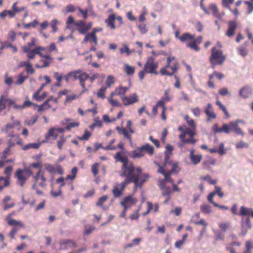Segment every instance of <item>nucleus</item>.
<instances>
[{
	"mask_svg": "<svg viewBox=\"0 0 253 253\" xmlns=\"http://www.w3.org/2000/svg\"><path fill=\"white\" fill-rule=\"evenodd\" d=\"M10 181L8 178H5L3 176H0V192H1L4 187H7L9 185Z\"/></svg>",
	"mask_w": 253,
	"mask_h": 253,
	"instance_id": "obj_24",
	"label": "nucleus"
},
{
	"mask_svg": "<svg viewBox=\"0 0 253 253\" xmlns=\"http://www.w3.org/2000/svg\"><path fill=\"white\" fill-rule=\"evenodd\" d=\"M144 155V154L142 151L137 150V149L136 150L132 152L131 157L133 158H141L143 157Z\"/></svg>",
	"mask_w": 253,
	"mask_h": 253,
	"instance_id": "obj_40",
	"label": "nucleus"
},
{
	"mask_svg": "<svg viewBox=\"0 0 253 253\" xmlns=\"http://www.w3.org/2000/svg\"><path fill=\"white\" fill-rule=\"evenodd\" d=\"M4 101V97L1 95L0 97V106L2 109H5L6 104L11 106L14 103V101L11 99H6Z\"/></svg>",
	"mask_w": 253,
	"mask_h": 253,
	"instance_id": "obj_20",
	"label": "nucleus"
},
{
	"mask_svg": "<svg viewBox=\"0 0 253 253\" xmlns=\"http://www.w3.org/2000/svg\"><path fill=\"white\" fill-rule=\"evenodd\" d=\"M137 150L145 151L150 155H152L154 153V148L149 143H146L145 145L138 147Z\"/></svg>",
	"mask_w": 253,
	"mask_h": 253,
	"instance_id": "obj_15",
	"label": "nucleus"
},
{
	"mask_svg": "<svg viewBox=\"0 0 253 253\" xmlns=\"http://www.w3.org/2000/svg\"><path fill=\"white\" fill-rule=\"evenodd\" d=\"M172 168L170 170V173L178 172L179 171V168L178 167V163L177 162L174 163H171Z\"/></svg>",
	"mask_w": 253,
	"mask_h": 253,
	"instance_id": "obj_47",
	"label": "nucleus"
},
{
	"mask_svg": "<svg viewBox=\"0 0 253 253\" xmlns=\"http://www.w3.org/2000/svg\"><path fill=\"white\" fill-rule=\"evenodd\" d=\"M195 150L194 149L190 150L189 158L192 164L194 165H197L201 161L202 155L201 154L195 155Z\"/></svg>",
	"mask_w": 253,
	"mask_h": 253,
	"instance_id": "obj_12",
	"label": "nucleus"
},
{
	"mask_svg": "<svg viewBox=\"0 0 253 253\" xmlns=\"http://www.w3.org/2000/svg\"><path fill=\"white\" fill-rule=\"evenodd\" d=\"M114 83V77L112 75L108 76L106 81L107 87H110Z\"/></svg>",
	"mask_w": 253,
	"mask_h": 253,
	"instance_id": "obj_41",
	"label": "nucleus"
},
{
	"mask_svg": "<svg viewBox=\"0 0 253 253\" xmlns=\"http://www.w3.org/2000/svg\"><path fill=\"white\" fill-rule=\"evenodd\" d=\"M98 163H95L91 166V170L94 176H95L98 172Z\"/></svg>",
	"mask_w": 253,
	"mask_h": 253,
	"instance_id": "obj_48",
	"label": "nucleus"
},
{
	"mask_svg": "<svg viewBox=\"0 0 253 253\" xmlns=\"http://www.w3.org/2000/svg\"><path fill=\"white\" fill-rule=\"evenodd\" d=\"M201 211L206 214H210L212 212L211 208V206L207 204H203L200 206Z\"/></svg>",
	"mask_w": 253,
	"mask_h": 253,
	"instance_id": "obj_25",
	"label": "nucleus"
},
{
	"mask_svg": "<svg viewBox=\"0 0 253 253\" xmlns=\"http://www.w3.org/2000/svg\"><path fill=\"white\" fill-rule=\"evenodd\" d=\"M248 147H249V144L242 141V140H240L239 142H238L236 144V148L237 149L245 148H248Z\"/></svg>",
	"mask_w": 253,
	"mask_h": 253,
	"instance_id": "obj_43",
	"label": "nucleus"
},
{
	"mask_svg": "<svg viewBox=\"0 0 253 253\" xmlns=\"http://www.w3.org/2000/svg\"><path fill=\"white\" fill-rule=\"evenodd\" d=\"M116 19L115 15L114 14H110L108 18L105 19V22L107 24V26L111 28L112 29L114 30L116 28L114 24V21Z\"/></svg>",
	"mask_w": 253,
	"mask_h": 253,
	"instance_id": "obj_17",
	"label": "nucleus"
},
{
	"mask_svg": "<svg viewBox=\"0 0 253 253\" xmlns=\"http://www.w3.org/2000/svg\"><path fill=\"white\" fill-rule=\"evenodd\" d=\"M237 27V24L236 21L231 20L228 22V29L226 32V36L230 38L235 34V30Z\"/></svg>",
	"mask_w": 253,
	"mask_h": 253,
	"instance_id": "obj_11",
	"label": "nucleus"
},
{
	"mask_svg": "<svg viewBox=\"0 0 253 253\" xmlns=\"http://www.w3.org/2000/svg\"><path fill=\"white\" fill-rule=\"evenodd\" d=\"M59 245L60 250H66L77 247V245L75 242L71 240L68 239L61 240L59 242Z\"/></svg>",
	"mask_w": 253,
	"mask_h": 253,
	"instance_id": "obj_8",
	"label": "nucleus"
},
{
	"mask_svg": "<svg viewBox=\"0 0 253 253\" xmlns=\"http://www.w3.org/2000/svg\"><path fill=\"white\" fill-rule=\"evenodd\" d=\"M128 89L129 88L128 87L120 86L116 88V93L117 94V95H124Z\"/></svg>",
	"mask_w": 253,
	"mask_h": 253,
	"instance_id": "obj_33",
	"label": "nucleus"
},
{
	"mask_svg": "<svg viewBox=\"0 0 253 253\" xmlns=\"http://www.w3.org/2000/svg\"><path fill=\"white\" fill-rule=\"evenodd\" d=\"M205 112L208 117L207 121L210 122L211 119H214L216 118V115L214 112L212 105L208 103L205 108Z\"/></svg>",
	"mask_w": 253,
	"mask_h": 253,
	"instance_id": "obj_10",
	"label": "nucleus"
},
{
	"mask_svg": "<svg viewBox=\"0 0 253 253\" xmlns=\"http://www.w3.org/2000/svg\"><path fill=\"white\" fill-rule=\"evenodd\" d=\"M107 199L108 196L107 195H104L100 197L98 202L96 203V205L99 207H102L103 203L107 200Z\"/></svg>",
	"mask_w": 253,
	"mask_h": 253,
	"instance_id": "obj_45",
	"label": "nucleus"
},
{
	"mask_svg": "<svg viewBox=\"0 0 253 253\" xmlns=\"http://www.w3.org/2000/svg\"><path fill=\"white\" fill-rule=\"evenodd\" d=\"M158 66V63L155 61V59L152 57H149L144 65V70L146 73L154 74L157 75L158 72L156 70Z\"/></svg>",
	"mask_w": 253,
	"mask_h": 253,
	"instance_id": "obj_6",
	"label": "nucleus"
},
{
	"mask_svg": "<svg viewBox=\"0 0 253 253\" xmlns=\"http://www.w3.org/2000/svg\"><path fill=\"white\" fill-rule=\"evenodd\" d=\"M17 4V2H14L13 4V5H12V10L13 11H14L15 12V13L16 12H20L21 11H24L25 10V8L24 6H22L20 8H18L17 7L16 5Z\"/></svg>",
	"mask_w": 253,
	"mask_h": 253,
	"instance_id": "obj_52",
	"label": "nucleus"
},
{
	"mask_svg": "<svg viewBox=\"0 0 253 253\" xmlns=\"http://www.w3.org/2000/svg\"><path fill=\"white\" fill-rule=\"evenodd\" d=\"M124 71L127 75H132L134 73L135 68L134 67L126 64L125 65Z\"/></svg>",
	"mask_w": 253,
	"mask_h": 253,
	"instance_id": "obj_32",
	"label": "nucleus"
},
{
	"mask_svg": "<svg viewBox=\"0 0 253 253\" xmlns=\"http://www.w3.org/2000/svg\"><path fill=\"white\" fill-rule=\"evenodd\" d=\"M225 57L223 55L222 51L216 49L215 47L211 49V54L210 57V61L213 68L217 64L221 65L224 62Z\"/></svg>",
	"mask_w": 253,
	"mask_h": 253,
	"instance_id": "obj_4",
	"label": "nucleus"
},
{
	"mask_svg": "<svg viewBox=\"0 0 253 253\" xmlns=\"http://www.w3.org/2000/svg\"><path fill=\"white\" fill-rule=\"evenodd\" d=\"M231 223L229 221L223 222L218 224V227L221 231L225 232L230 227Z\"/></svg>",
	"mask_w": 253,
	"mask_h": 253,
	"instance_id": "obj_30",
	"label": "nucleus"
},
{
	"mask_svg": "<svg viewBox=\"0 0 253 253\" xmlns=\"http://www.w3.org/2000/svg\"><path fill=\"white\" fill-rule=\"evenodd\" d=\"M252 211V208H247L243 206L240 208L238 215L241 216H251Z\"/></svg>",
	"mask_w": 253,
	"mask_h": 253,
	"instance_id": "obj_18",
	"label": "nucleus"
},
{
	"mask_svg": "<svg viewBox=\"0 0 253 253\" xmlns=\"http://www.w3.org/2000/svg\"><path fill=\"white\" fill-rule=\"evenodd\" d=\"M102 126V122L99 120H95L94 122L89 126V128L91 129H93L96 126L101 127Z\"/></svg>",
	"mask_w": 253,
	"mask_h": 253,
	"instance_id": "obj_57",
	"label": "nucleus"
},
{
	"mask_svg": "<svg viewBox=\"0 0 253 253\" xmlns=\"http://www.w3.org/2000/svg\"><path fill=\"white\" fill-rule=\"evenodd\" d=\"M15 174L17 178V184L21 187H23L28 178L33 174V172L30 168L24 169H19Z\"/></svg>",
	"mask_w": 253,
	"mask_h": 253,
	"instance_id": "obj_5",
	"label": "nucleus"
},
{
	"mask_svg": "<svg viewBox=\"0 0 253 253\" xmlns=\"http://www.w3.org/2000/svg\"><path fill=\"white\" fill-rule=\"evenodd\" d=\"M116 129L117 130L119 133L123 134L125 137L127 138L129 141H131V136L128 134V132L126 129L121 128L118 126L116 127Z\"/></svg>",
	"mask_w": 253,
	"mask_h": 253,
	"instance_id": "obj_29",
	"label": "nucleus"
},
{
	"mask_svg": "<svg viewBox=\"0 0 253 253\" xmlns=\"http://www.w3.org/2000/svg\"><path fill=\"white\" fill-rule=\"evenodd\" d=\"M122 101L125 106H128L138 101V97L137 94L134 93L129 96L122 97Z\"/></svg>",
	"mask_w": 253,
	"mask_h": 253,
	"instance_id": "obj_9",
	"label": "nucleus"
},
{
	"mask_svg": "<svg viewBox=\"0 0 253 253\" xmlns=\"http://www.w3.org/2000/svg\"><path fill=\"white\" fill-rule=\"evenodd\" d=\"M38 24V21L37 20L35 19L33 22L27 23V24H23V26L24 28L28 29L30 27H32L33 28L36 27V26Z\"/></svg>",
	"mask_w": 253,
	"mask_h": 253,
	"instance_id": "obj_46",
	"label": "nucleus"
},
{
	"mask_svg": "<svg viewBox=\"0 0 253 253\" xmlns=\"http://www.w3.org/2000/svg\"><path fill=\"white\" fill-rule=\"evenodd\" d=\"M184 119L189 126L191 127H196V125L193 119H190L188 115L185 116Z\"/></svg>",
	"mask_w": 253,
	"mask_h": 253,
	"instance_id": "obj_44",
	"label": "nucleus"
},
{
	"mask_svg": "<svg viewBox=\"0 0 253 253\" xmlns=\"http://www.w3.org/2000/svg\"><path fill=\"white\" fill-rule=\"evenodd\" d=\"M11 216L12 214L9 213L6 217V220H7L8 225L12 226L18 225L22 227L24 226V224L22 222L11 218Z\"/></svg>",
	"mask_w": 253,
	"mask_h": 253,
	"instance_id": "obj_16",
	"label": "nucleus"
},
{
	"mask_svg": "<svg viewBox=\"0 0 253 253\" xmlns=\"http://www.w3.org/2000/svg\"><path fill=\"white\" fill-rule=\"evenodd\" d=\"M195 38L194 35H192L189 33H183L179 38V40L181 42H185L187 40H193Z\"/></svg>",
	"mask_w": 253,
	"mask_h": 253,
	"instance_id": "obj_23",
	"label": "nucleus"
},
{
	"mask_svg": "<svg viewBox=\"0 0 253 253\" xmlns=\"http://www.w3.org/2000/svg\"><path fill=\"white\" fill-rule=\"evenodd\" d=\"M55 129L54 128H51L49 129L48 133L45 136V138L46 140H47L51 136L53 137L54 139H56L58 135L55 133Z\"/></svg>",
	"mask_w": 253,
	"mask_h": 253,
	"instance_id": "obj_36",
	"label": "nucleus"
},
{
	"mask_svg": "<svg viewBox=\"0 0 253 253\" xmlns=\"http://www.w3.org/2000/svg\"><path fill=\"white\" fill-rule=\"evenodd\" d=\"M106 90V87H101L98 92H97V96L98 97H101L102 98H104L105 97L104 92Z\"/></svg>",
	"mask_w": 253,
	"mask_h": 253,
	"instance_id": "obj_53",
	"label": "nucleus"
},
{
	"mask_svg": "<svg viewBox=\"0 0 253 253\" xmlns=\"http://www.w3.org/2000/svg\"><path fill=\"white\" fill-rule=\"evenodd\" d=\"M11 200V197L9 196H5L3 200L2 203L3 205V209L4 211H6L10 208H11L14 207V203H12L10 204H8L7 203Z\"/></svg>",
	"mask_w": 253,
	"mask_h": 253,
	"instance_id": "obj_21",
	"label": "nucleus"
},
{
	"mask_svg": "<svg viewBox=\"0 0 253 253\" xmlns=\"http://www.w3.org/2000/svg\"><path fill=\"white\" fill-rule=\"evenodd\" d=\"M215 195V193H211L208 196V201L211 204H212L214 206H218V204L213 201V196Z\"/></svg>",
	"mask_w": 253,
	"mask_h": 253,
	"instance_id": "obj_54",
	"label": "nucleus"
},
{
	"mask_svg": "<svg viewBox=\"0 0 253 253\" xmlns=\"http://www.w3.org/2000/svg\"><path fill=\"white\" fill-rule=\"evenodd\" d=\"M185 130L186 134L188 135L190 137H194L196 134V127H187Z\"/></svg>",
	"mask_w": 253,
	"mask_h": 253,
	"instance_id": "obj_37",
	"label": "nucleus"
},
{
	"mask_svg": "<svg viewBox=\"0 0 253 253\" xmlns=\"http://www.w3.org/2000/svg\"><path fill=\"white\" fill-rule=\"evenodd\" d=\"M121 205L124 207V210L121 213V216L125 218L127 210L130 208V206L127 205L126 204H125L124 202H121Z\"/></svg>",
	"mask_w": 253,
	"mask_h": 253,
	"instance_id": "obj_42",
	"label": "nucleus"
},
{
	"mask_svg": "<svg viewBox=\"0 0 253 253\" xmlns=\"http://www.w3.org/2000/svg\"><path fill=\"white\" fill-rule=\"evenodd\" d=\"M44 167L46 170L50 173H54L56 172L55 168L51 164H45Z\"/></svg>",
	"mask_w": 253,
	"mask_h": 253,
	"instance_id": "obj_39",
	"label": "nucleus"
},
{
	"mask_svg": "<svg viewBox=\"0 0 253 253\" xmlns=\"http://www.w3.org/2000/svg\"><path fill=\"white\" fill-rule=\"evenodd\" d=\"M149 174H144L142 175L140 179L132 178L125 177V179L123 182L119 184L116 183V185L113 187L112 193L115 198L120 197L126 187V186L130 183H134V189L136 190L137 187L141 188L143 183L149 178Z\"/></svg>",
	"mask_w": 253,
	"mask_h": 253,
	"instance_id": "obj_2",
	"label": "nucleus"
},
{
	"mask_svg": "<svg viewBox=\"0 0 253 253\" xmlns=\"http://www.w3.org/2000/svg\"><path fill=\"white\" fill-rule=\"evenodd\" d=\"M137 27L139 29L140 33L142 34H145L147 32V29H146V26L145 24L138 25Z\"/></svg>",
	"mask_w": 253,
	"mask_h": 253,
	"instance_id": "obj_63",
	"label": "nucleus"
},
{
	"mask_svg": "<svg viewBox=\"0 0 253 253\" xmlns=\"http://www.w3.org/2000/svg\"><path fill=\"white\" fill-rule=\"evenodd\" d=\"M172 173H170V171L168 172H166L164 176L165 178L163 179H160L159 181V183H161L162 181H164V184H167V182H170L173 183L174 182L173 179L170 177V175Z\"/></svg>",
	"mask_w": 253,
	"mask_h": 253,
	"instance_id": "obj_28",
	"label": "nucleus"
},
{
	"mask_svg": "<svg viewBox=\"0 0 253 253\" xmlns=\"http://www.w3.org/2000/svg\"><path fill=\"white\" fill-rule=\"evenodd\" d=\"M211 129L215 134L218 132H224L226 134H229L230 131H233L237 134L244 135V133L239 127V125L235 121H231L229 124H223L221 127H219L217 124H215L212 126Z\"/></svg>",
	"mask_w": 253,
	"mask_h": 253,
	"instance_id": "obj_3",
	"label": "nucleus"
},
{
	"mask_svg": "<svg viewBox=\"0 0 253 253\" xmlns=\"http://www.w3.org/2000/svg\"><path fill=\"white\" fill-rule=\"evenodd\" d=\"M238 52L240 55L243 57H245L247 55L248 53V49L242 46H239L238 49Z\"/></svg>",
	"mask_w": 253,
	"mask_h": 253,
	"instance_id": "obj_38",
	"label": "nucleus"
},
{
	"mask_svg": "<svg viewBox=\"0 0 253 253\" xmlns=\"http://www.w3.org/2000/svg\"><path fill=\"white\" fill-rule=\"evenodd\" d=\"M114 158L116 161L123 163L121 171L120 172L121 177H127L132 178L136 177L137 179H140L142 175L148 174L147 173H142V170L140 167L135 169L133 163L128 162L127 157L122 156L120 152H117Z\"/></svg>",
	"mask_w": 253,
	"mask_h": 253,
	"instance_id": "obj_1",
	"label": "nucleus"
},
{
	"mask_svg": "<svg viewBox=\"0 0 253 253\" xmlns=\"http://www.w3.org/2000/svg\"><path fill=\"white\" fill-rule=\"evenodd\" d=\"M200 179L202 180L207 181L211 184H215L217 182L216 180H212L211 176L209 175L201 176Z\"/></svg>",
	"mask_w": 253,
	"mask_h": 253,
	"instance_id": "obj_34",
	"label": "nucleus"
},
{
	"mask_svg": "<svg viewBox=\"0 0 253 253\" xmlns=\"http://www.w3.org/2000/svg\"><path fill=\"white\" fill-rule=\"evenodd\" d=\"M245 3L248 5V13L251 14L253 11V3L249 1H245Z\"/></svg>",
	"mask_w": 253,
	"mask_h": 253,
	"instance_id": "obj_60",
	"label": "nucleus"
},
{
	"mask_svg": "<svg viewBox=\"0 0 253 253\" xmlns=\"http://www.w3.org/2000/svg\"><path fill=\"white\" fill-rule=\"evenodd\" d=\"M187 46L194 49L196 51H199L200 49V47L197 45V44L193 42L188 43L187 44Z\"/></svg>",
	"mask_w": 253,
	"mask_h": 253,
	"instance_id": "obj_50",
	"label": "nucleus"
},
{
	"mask_svg": "<svg viewBox=\"0 0 253 253\" xmlns=\"http://www.w3.org/2000/svg\"><path fill=\"white\" fill-rule=\"evenodd\" d=\"M91 133L89 132L87 130H85L84 135L82 136L78 137V139L81 140H87L88 139L89 137L90 136Z\"/></svg>",
	"mask_w": 253,
	"mask_h": 253,
	"instance_id": "obj_51",
	"label": "nucleus"
},
{
	"mask_svg": "<svg viewBox=\"0 0 253 253\" xmlns=\"http://www.w3.org/2000/svg\"><path fill=\"white\" fill-rule=\"evenodd\" d=\"M80 123L79 122H72L69 123L66 126V129L68 130H70L71 128L77 127L79 126Z\"/></svg>",
	"mask_w": 253,
	"mask_h": 253,
	"instance_id": "obj_55",
	"label": "nucleus"
},
{
	"mask_svg": "<svg viewBox=\"0 0 253 253\" xmlns=\"http://www.w3.org/2000/svg\"><path fill=\"white\" fill-rule=\"evenodd\" d=\"M121 202H124L125 204H126L127 205L130 206V207L133 205L135 204L136 202V200L130 196H128L126 197L123 201H121Z\"/></svg>",
	"mask_w": 253,
	"mask_h": 253,
	"instance_id": "obj_27",
	"label": "nucleus"
},
{
	"mask_svg": "<svg viewBox=\"0 0 253 253\" xmlns=\"http://www.w3.org/2000/svg\"><path fill=\"white\" fill-rule=\"evenodd\" d=\"M253 93V89L249 85L243 86L239 92V95L244 98H248Z\"/></svg>",
	"mask_w": 253,
	"mask_h": 253,
	"instance_id": "obj_13",
	"label": "nucleus"
},
{
	"mask_svg": "<svg viewBox=\"0 0 253 253\" xmlns=\"http://www.w3.org/2000/svg\"><path fill=\"white\" fill-rule=\"evenodd\" d=\"M212 193H215V194H218L219 197H222L224 196L223 193L221 191V187L215 186V191Z\"/></svg>",
	"mask_w": 253,
	"mask_h": 253,
	"instance_id": "obj_58",
	"label": "nucleus"
},
{
	"mask_svg": "<svg viewBox=\"0 0 253 253\" xmlns=\"http://www.w3.org/2000/svg\"><path fill=\"white\" fill-rule=\"evenodd\" d=\"M81 70H75L72 72H70L71 74V77H73L74 80L79 79L80 74L81 73Z\"/></svg>",
	"mask_w": 253,
	"mask_h": 253,
	"instance_id": "obj_56",
	"label": "nucleus"
},
{
	"mask_svg": "<svg viewBox=\"0 0 253 253\" xmlns=\"http://www.w3.org/2000/svg\"><path fill=\"white\" fill-rule=\"evenodd\" d=\"M89 37H92V41L94 44L96 45L97 43V39L96 35L94 33H89L85 35V38L83 40V42H87L89 41Z\"/></svg>",
	"mask_w": 253,
	"mask_h": 253,
	"instance_id": "obj_31",
	"label": "nucleus"
},
{
	"mask_svg": "<svg viewBox=\"0 0 253 253\" xmlns=\"http://www.w3.org/2000/svg\"><path fill=\"white\" fill-rule=\"evenodd\" d=\"M241 235L245 236L248 230L251 228L250 218L249 217H243L241 220Z\"/></svg>",
	"mask_w": 253,
	"mask_h": 253,
	"instance_id": "obj_7",
	"label": "nucleus"
},
{
	"mask_svg": "<svg viewBox=\"0 0 253 253\" xmlns=\"http://www.w3.org/2000/svg\"><path fill=\"white\" fill-rule=\"evenodd\" d=\"M10 149L9 148H6L2 153L1 158L5 159L8 156L10 155Z\"/></svg>",
	"mask_w": 253,
	"mask_h": 253,
	"instance_id": "obj_62",
	"label": "nucleus"
},
{
	"mask_svg": "<svg viewBox=\"0 0 253 253\" xmlns=\"http://www.w3.org/2000/svg\"><path fill=\"white\" fill-rule=\"evenodd\" d=\"M23 73H21L18 77V80L16 81L15 84L17 85L22 84L24 81L28 78V76H24Z\"/></svg>",
	"mask_w": 253,
	"mask_h": 253,
	"instance_id": "obj_35",
	"label": "nucleus"
},
{
	"mask_svg": "<svg viewBox=\"0 0 253 253\" xmlns=\"http://www.w3.org/2000/svg\"><path fill=\"white\" fill-rule=\"evenodd\" d=\"M164 181H162L161 183H159V186L162 191V195L164 196H170L173 191L170 186H167V184H164Z\"/></svg>",
	"mask_w": 253,
	"mask_h": 253,
	"instance_id": "obj_14",
	"label": "nucleus"
},
{
	"mask_svg": "<svg viewBox=\"0 0 253 253\" xmlns=\"http://www.w3.org/2000/svg\"><path fill=\"white\" fill-rule=\"evenodd\" d=\"M197 141V140L195 139L194 137H190L189 138H186L183 140V143H190L191 144H195Z\"/></svg>",
	"mask_w": 253,
	"mask_h": 253,
	"instance_id": "obj_59",
	"label": "nucleus"
},
{
	"mask_svg": "<svg viewBox=\"0 0 253 253\" xmlns=\"http://www.w3.org/2000/svg\"><path fill=\"white\" fill-rule=\"evenodd\" d=\"M89 79V75L85 72H83L82 70L80 74L79 80H80V85L83 88H85L84 82Z\"/></svg>",
	"mask_w": 253,
	"mask_h": 253,
	"instance_id": "obj_19",
	"label": "nucleus"
},
{
	"mask_svg": "<svg viewBox=\"0 0 253 253\" xmlns=\"http://www.w3.org/2000/svg\"><path fill=\"white\" fill-rule=\"evenodd\" d=\"M89 30V27L86 26L85 23L79 28V31L82 34H85L86 32Z\"/></svg>",
	"mask_w": 253,
	"mask_h": 253,
	"instance_id": "obj_64",
	"label": "nucleus"
},
{
	"mask_svg": "<svg viewBox=\"0 0 253 253\" xmlns=\"http://www.w3.org/2000/svg\"><path fill=\"white\" fill-rule=\"evenodd\" d=\"M12 170V167L11 166H8L5 168V169L4 171V173L7 175L6 178H8V180H9V181H10V178Z\"/></svg>",
	"mask_w": 253,
	"mask_h": 253,
	"instance_id": "obj_49",
	"label": "nucleus"
},
{
	"mask_svg": "<svg viewBox=\"0 0 253 253\" xmlns=\"http://www.w3.org/2000/svg\"><path fill=\"white\" fill-rule=\"evenodd\" d=\"M65 141V138L63 136H61L60 139L57 141V147L60 150L62 149L63 145Z\"/></svg>",
	"mask_w": 253,
	"mask_h": 253,
	"instance_id": "obj_61",
	"label": "nucleus"
},
{
	"mask_svg": "<svg viewBox=\"0 0 253 253\" xmlns=\"http://www.w3.org/2000/svg\"><path fill=\"white\" fill-rule=\"evenodd\" d=\"M209 8L211 10H213V15L218 18H221L222 17V15L224 14V13H223L222 14H221L219 12L218 10L217 9V7L216 5L214 3H211L209 6Z\"/></svg>",
	"mask_w": 253,
	"mask_h": 253,
	"instance_id": "obj_22",
	"label": "nucleus"
},
{
	"mask_svg": "<svg viewBox=\"0 0 253 253\" xmlns=\"http://www.w3.org/2000/svg\"><path fill=\"white\" fill-rule=\"evenodd\" d=\"M41 145L40 143H31L25 145L22 148L23 150H27L29 149H38Z\"/></svg>",
	"mask_w": 253,
	"mask_h": 253,
	"instance_id": "obj_26",
	"label": "nucleus"
}]
</instances>
